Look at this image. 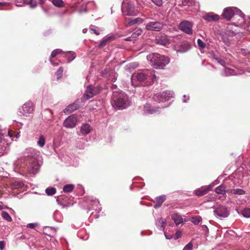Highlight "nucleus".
I'll list each match as a JSON object with an SVG mask.
<instances>
[{
  "mask_svg": "<svg viewBox=\"0 0 250 250\" xmlns=\"http://www.w3.org/2000/svg\"><path fill=\"white\" fill-rule=\"evenodd\" d=\"M131 80L132 85L135 87L139 86L140 83H142L149 85L156 81V76L153 70H146L133 74Z\"/></svg>",
  "mask_w": 250,
  "mask_h": 250,
  "instance_id": "1",
  "label": "nucleus"
},
{
  "mask_svg": "<svg viewBox=\"0 0 250 250\" xmlns=\"http://www.w3.org/2000/svg\"><path fill=\"white\" fill-rule=\"evenodd\" d=\"M244 16L242 11L236 7H227L224 9L222 14L224 19L227 21H229L232 18L237 20V21L234 22L236 26H241L244 22H246Z\"/></svg>",
  "mask_w": 250,
  "mask_h": 250,
  "instance_id": "2",
  "label": "nucleus"
},
{
  "mask_svg": "<svg viewBox=\"0 0 250 250\" xmlns=\"http://www.w3.org/2000/svg\"><path fill=\"white\" fill-rule=\"evenodd\" d=\"M146 58L151 65L156 69L163 68L170 61L168 58L157 53L149 54Z\"/></svg>",
  "mask_w": 250,
  "mask_h": 250,
  "instance_id": "3",
  "label": "nucleus"
},
{
  "mask_svg": "<svg viewBox=\"0 0 250 250\" xmlns=\"http://www.w3.org/2000/svg\"><path fill=\"white\" fill-rule=\"evenodd\" d=\"M111 104L113 106H116L119 109H124L128 107L130 104L128 97L124 93L114 92L111 99Z\"/></svg>",
  "mask_w": 250,
  "mask_h": 250,
  "instance_id": "4",
  "label": "nucleus"
},
{
  "mask_svg": "<svg viewBox=\"0 0 250 250\" xmlns=\"http://www.w3.org/2000/svg\"><path fill=\"white\" fill-rule=\"evenodd\" d=\"M122 11L125 16H134L137 14L134 4L131 1L123 3Z\"/></svg>",
  "mask_w": 250,
  "mask_h": 250,
  "instance_id": "5",
  "label": "nucleus"
},
{
  "mask_svg": "<svg viewBox=\"0 0 250 250\" xmlns=\"http://www.w3.org/2000/svg\"><path fill=\"white\" fill-rule=\"evenodd\" d=\"M172 97V94L169 91H164L162 93L155 94L152 99L158 103H163L167 101Z\"/></svg>",
  "mask_w": 250,
  "mask_h": 250,
  "instance_id": "6",
  "label": "nucleus"
},
{
  "mask_svg": "<svg viewBox=\"0 0 250 250\" xmlns=\"http://www.w3.org/2000/svg\"><path fill=\"white\" fill-rule=\"evenodd\" d=\"M156 225L158 229L164 231V234L167 239H171L172 238L170 228H167L166 230H164L165 221L163 219L159 218L157 219L156 222Z\"/></svg>",
  "mask_w": 250,
  "mask_h": 250,
  "instance_id": "7",
  "label": "nucleus"
},
{
  "mask_svg": "<svg viewBox=\"0 0 250 250\" xmlns=\"http://www.w3.org/2000/svg\"><path fill=\"white\" fill-rule=\"evenodd\" d=\"M193 25L192 22L185 20L180 22L179 28L185 33L190 35L193 33Z\"/></svg>",
  "mask_w": 250,
  "mask_h": 250,
  "instance_id": "8",
  "label": "nucleus"
},
{
  "mask_svg": "<svg viewBox=\"0 0 250 250\" xmlns=\"http://www.w3.org/2000/svg\"><path fill=\"white\" fill-rule=\"evenodd\" d=\"M196 0H183L182 3L177 4V2L175 3V5H178L179 6L184 7V9L186 11H192V9L190 7L194 6L196 10L198 9V4L196 3Z\"/></svg>",
  "mask_w": 250,
  "mask_h": 250,
  "instance_id": "9",
  "label": "nucleus"
},
{
  "mask_svg": "<svg viewBox=\"0 0 250 250\" xmlns=\"http://www.w3.org/2000/svg\"><path fill=\"white\" fill-rule=\"evenodd\" d=\"M34 110V104L31 101H28L23 104L20 109V112L24 116H28L33 112Z\"/></svg>",
  "mask_w": 250,
  "mask_h": 250,
  "instance_id": "10",
  "label": "nucleus"
},
{
  "mask_svg": "<svg viewBox=\"0 0 250 250\" xmlns=\"http://www.w3.org/2000/svg\"><path fill=\"white\" fill-rule=\"evenodd\" d=\"M40 167V166L39 163L34 159L27 166V172L30 174L35 175L39 172Z\"/></svg>",
  "mask_w": 250,
  "mask_h": 250,
  "instance_id": "11",
  "label": "nucleus"
},
{
  "mask_svg": "<svg viewBox=\"0 0 250 250\" xmlns=\"http://www.w3.org/2000/svg\"><path fill=\"white\" fill-rule=\"evenodd\" d=\"M163 24L157 21L148 22L146 25V28L148 31H160L163 28Z\"/></svg>",
  "mask_w": 250,
  "mask_h": 250,
  "instance_id": "12",
  "label": "nucleus"
},
{
  "mask_svg": "<svg viewBox=\"0 0 250 250\" xmlns=\"http://www.w3.org/2000/svg\"><path fill=\"white\" fill-rule=\"evenodd\" d=\"M214 213L216 216L222 218L227 217L229 214V211L227 208L224 206H220L214 210Z\"/></svg>",
  "mask_w": 250,
  "mask_h": 250,
  "instance_id": "13",
  "label": "nucleus"
},
{
  "mask_svg": "<svg viewBox=\"0 0 250 250\" xmlns=\"http://www.w3.org/2000/svg\"><path fill=\"white\" fill-rule=\"evenodd\" d=\"M22 157L21 160L26 161L27 160H31L32 161L34 160V157L35 156V150L33 148H26L25 151L22 153Z\"/></svg>",
  "mask_w": 250,
  "mask_h": 250,
  "instance_id": "14",
  "label": "nucleus"
},
{
  "mask_svg": "<svg viewBox=\"0 0 250 250\" xmlns=\"http://www.w3.org/2000/svg\"><path fill=\"white\" fill-rule=\"evenodd\" d=\"M77 118L72 115L68 117L63 122V125L66 128H73L76 126Z\"/></svg>",
  "mask_w": 250,
  "mask_h": 250,
  "instance_id": "15",
  "label": "nucleus"
},
{
  "mask_svg": "<svg viewBox=\"0 0 250 250\" xmlns=\"http://www.w3.org/2000/svg\"><path fill=\"white\" fill-rule=\"evenodd\" d=\"M160 108L152 106L149 104L146 103L144 105V112L145 114H153L159 112Z\"/></svg>",
  "mask_w": 250,
  "mask_h": 250,
  "instance_id": "16",
  "label": "nucleus"
},
{
  "mask_svg": "<svg viewBox=\"0 0 250 250\" xmlns=\"http://www.w3.org/2000/svg\"><path fill=\"white\" fill-rule=\"evenodd\" d=\"M96 90L92 86H88L83 97L85 100H88L96 95Z\"/></svg>",
  "mask_w": 250,
  "mask_h": 250,
  "instance_id": "17",
  "label": "nucleus"
},
{
  "mask_svg": "<svg viewBox=\"0 0 250 250\" xmlns=\"http://www.w3.org/2000/svg\"><path fill=\"white\" fill-rule=\"evenodd\" d=\"M78 101H75L74 103L68 105L64 110L63 112L65 114H68L73 111L78 109L80 105L78 104Z\"/></svg>",
  "mask_w": 250,
  "mask_h": 250,
  "instance_id": "18",
  "label": "nucleus"
},
{
  "mask_svg": "<svg viewBox=\"0 0 250 250\" xmlns=\"http://www.w3.org/2000/svg\"><path fill=\"white\" fill-rule=\"evenodd\" d=\"M115 39V37L113 35H109L104 37L100 42L99 45V47L103 48L107 44L113 41Z\"/></svg>",
  "mask_w": 250,
  "mask_h": 250,
  "instance_id": "19",
  "label": "nucleus"
},
{
  "mask_svg": "<svg viewBox=\"0 0 250 250\" xmlns=\"http://www.w3.org/2000/svg\"><path fill=\"white\" fill-rule=\"evenodd\" d=\"M8 143H5L2 137L0 138V156H3L8 151Z\"/></svg>",
  "mask_w": 250,
  "mask_h": 250,
  "instance_id": "20",
  "label": "nucleus"
},
{
  "mask_svg": "<svg viewBox=\"0 0 250 250\" xmlns=\"http://www.w3.org/2000/svg\"><path fill=\"white\" fill-rule=\"evenodd\" d=\"M203 18L207 21L210 22L218 21L219 19V16L214 13L210 12L205 15Z\"/></svg>",
  "mask_w": 250,
  "mask_h": 250,
  "instance_id": "21",
  "label": "nucleus"
},
{
  "mask_svg": "<svg viewBox=\"0 0 250 250\" xmlns=\"http://www.w3.org/2000/svg\"><path fill=\"white\" fill-rule=\"evenodd\" d=\"M166 199V197L165 195H162L161 196L156 197L155 198V200L154 201V203L155 204L154 205V208H157L160 207Z\"/></svg>",
  "mask_w": 250,
  "mask_h": 250,
  "instance_id": "22",
  "label": "nucleus"
},
{
  "mask_svg": "<svg viewBox=\"0 0 250 250\" xmlns=\"http://www.w3.org/2000/svg\"><path fill=\"white\" fill-rule=\"evenodd\" d=\"M92 128L89 124H84L81 127L80 132L82 135L85 136L89 134Z\"/></svg>",
  "mask_w": 250,
  "mask_h": 250,
  "instance_id": "23",
  "label": "nucleus"
},
{
  "mask_svg": "<svg viewBox=\"0 0 250 250\" xmlns=\"http://www.w3.org/2000/svg\"><path fill=\"white\" fill-rule=\"evenodd\" d=\"M91 208L95 210L96 212L99 213L101 210V207L98 200L95 199L91 201Z\"/></svg>",
  "mask_w": 250,
  "mask_h": 250,
  "instance_id": "24",
  "label": "nucleus"
},
{
  "mask_svg": "<svg viewBox=\"0 0 250 250\" xmlns=\"http://www.w3.org/2000/svg\"><path fill=\"white\" fill-rule=\"evenodd\" d=\"M238 74L235 70L229 67H225L224 71L222 72V75L223 76H234Z\"/></svg>",
  "mask_w": 250,
  "mask_h": 250,
  "instance_id": "25",
  "label": "nucleus"
},
{
  "mask_svg": "<svg viewBox=\"0 0 250 250\" xmlns=\"http://www.w3.org/2000/svg\"><path fill=\"white\" fill-rule=\"evenodd\" d=\"M64 56L68 59V62H70L76 57V53L73 51H68L64 53Z\"/></svg>",
  "mask_w": 250,
  "mask_h": 250,
  "instance_id": "26",
  "label": "nucleus"
},
{
  "mask_svg": "<svg viewBox=\"0 0 250 250\" xmlns=\"http://www.w3.org/2000/svg\"><path fill=\"white\" fill-rule=\"evenodd\" d=\"M173 221H174L176 226H178L183 223V219L181 215L173 213Z\"/></svg>",
  "mask_w": 250,
  "mask_h": 250,
  "instance_id": "27",
  "label": "nucleus"
},
{
  "mask_svg": "<svg viewBox=\"0 0 250 250\" xmlns=\"http://www.w3.org/2000/svg\"><path fill=\"white\" fill-rule=\"evenodd\" d=\"M215 191L218 194L225 195L226 192H228V190H226L225 186L221 184L215 188Z\"/></svg>",
  "mask_w": 250,
  "mask_h": 250,
  "instance_id": "28",
  "label": "nucleus"
},
{
  "mask_svg": "<svg viewBox=\"0 0 250 250\" xmlns=\"http://www.w3.org/2000/svg\"><path fill=\"white\" fill-rule=\"evenodd\" d=\"M157 41V43L160 45H165L169 43V39L165 36H161Z\"/></svg>",
  "mask_w": 250,
  "mask_h": 250,
  "instance_id": "29",
  "label": "nucleus"
},
{
  "mask_svg": "<svg viewBox=\"0 0 250 250\" xmlns=\"http://www.w3.org/2000/svg\"><path fill=\"white\" fill-rule=\"evenodd\" d=\"M208 192V189H205L204 187L198 188L194 191L196 195L201 196L207 194Z\"/></svg>",
  "mask_w": 250,
  "mask_h": 250,
  "instance_id": "30",
  "label": "nucleus"
},
{
  "mask_svg": "<svg viewBox=\"0 0 250 250\" xmlns=\"http://www.w3.org/2000/svg\"><path fill=\"white\" fill-rule=\"evenodd\" d=\"M228 192H229L233 194H238V195H243L245 194V191L240 188H232L228 190Z\"/></svg>",
  "mask_w": 250,
  "mask_h": 250,
  "instance_id": "31",
  "label": "nucleus"
},
{
  "mask_svg": "<svg viewBox=\"0 0 250 250\" xmlns=\"http://www.w3.org/2000/svg\"><path fill=\"white\" fill-rule=\"evenodd\" d=\"M202 220V218L200 216H193L191 218L190 221L195 225H198Z\"/></svg>",
  "mask_w": 250,
  "mask_h": 250,
  "instance_id": "32",
  "label": "nucleus"
},
{
  "mask_svg": "<svg viewBox=\"0 0 250 250\" xmlns=\"http://www.w3.org/2000/svg\"><path fill=\"white\" fill-rule=\"evenodd\" d=\"M144 20L141 18H137L131 20L128 23L129 25H134L137 23H141L143 22Z\"/></svg>",
  "mask_w": 250,
  "mask_h": 250,
  "instance_id": "33",
  "label": "nucleus"
},
{
  "mask_svg": "<svg viewBox=\"0 0 250 250\" xmlns=\"http://www.w3.org/2000/svg\"><path fill=\"white\" fill-rule=\"evenodd\" d=\"M56 192V189L53 187H48L45 189V193L48 196L54 195Z\"/></svg>",
  "mask_w": 250,
  "mask_h": 250,
  "instance_id": "34",
  "label": "nucleus"
},
{
  "mask_svg": "<svg viewBox=\"0 0 250 250\" xmlns=\"http://www.w3.org/2000/svg\"><path fill=\"white\" fill-rule=\"evenodd\" d=\"M74 188V186L73 184H67L65 185L63 188V191L65 192H70Z\"/></svg>",
  "mask_w": 250,
  "mask_h": 250,
  "instance_id": "35",
  "label": "nucleus"
},
{
  "mask_svg": "<svg viewBox=\"0 0 250 250\" xmlns=\"http://www.w3.org/2000/svg\"><path fill=\"white\" fill-rule=\"evenodd\" d=\"M45 139L43 135H41L39 136L37 142V145L41 147H42L45 144Z\"/></svg>",
  "mask_w": 250,
  "mask_h": 250,
  "instance_id": "36",
  "label": "nucleus"
},
{
  "mask_svg": "<svg viewBox=\"0 0 250 250\" xmlns=\"http://www.w3.org/2000/svg\"><path fill=\"white\" fill-rule=\"evenodd\" d=\"M52 2L54 5L57 7H62L64 5L62 0H52Z\"/></svg>",
  "mask_w": 250,
  "mask_h": 250,
  "instance_id": "37",
  "label": "nucleus"
},
{
  "mask_svg": "<svg viewBox=\"0 0 250 250\" xmlns=\"http://www.w3.org/2000/svg\"><path fill=\"white\" fill-rule=\"evenodd\" d=\"M1 217L3 218V219L8 222H11L12 221L11 217L10 216L9 213L6 211H2Z\"/></svg>",
  "mask_w": 250,
  "mask_h": 250,
  "instance_id": "38",
  "label": "nucleus"
},
{
  "mask_svg": "<svg viewBox=\"0 0 250 250\" xmlns=\"http://www.w3.org/2000/svg\"><path fill=\"white\" fill-rule=\"evenodd\" d=\"M23 3L30 5L31 7L34 8L37 5L36 1L35 0H23Z\"/></svg>",
  "mask_w": 250,
  "mask_h": 250,
  "instance_id": "39",
  "label": "nucleus"
},
{
  "mask_svg": "<svg viewBox=\"0 0 250 250\" xmlns=\"http://www.w3.org/2000/svg\"><path fill=\"white\" fill-rule=\"evenodd\" d=\"M142 33V30L140 28L136 29V30L132 33L131 37L132 38H136L139 36Z\"/></svg>",
  "mask_w": 250,
  "mask_h": 250,
  "instance_id": "40",
  "label": "nucleus"
},
{
  "mask_svg": "<svg viewBox=\"0 0 250 250\" xmlns=\"http://www.w3.org/2000/svg\"><path fill=\"white\" fill-rule=\"evenodd\" d=\"M24 186V184L22 181H16L13 184L14 188H21Z\"/></svg>",
  "mask_w": 250,
  "mask_h": 250,
  "instance_id": "41",
  "label": "nucleus"
},
{
  "mask_svg": "<svg viewBox=\"0 0 250 250\" xmlns=\"http://www.w3.org/2000/svg\"><path fill=\"white\" fill-rule=\"evenodd\" d=\"M63 52L62 50L61 49H56L54 50L51 54V57L53 58L57 56V54H61Z\"/></svg>",
  "mask_w": 250,
  "mask_h": 250,
  "instance_id": "42",
  "label": "nucleus"
},
{
  "mask_svg": "<svg viewBox=\"0 0 250 250\" xmlns=\"http://www.w3.org/2000/svg\"><path fill=\"white\" fill-rule=\"evenodd\" d=\"M214 60L219 64L225 67L226 63L225 61L220 58L215 57L214 58Z\"/></svg>",
  "mask_w": 250,
  "mask_h": 250,
  "instance_id": "43",
  "label": "nucleus"
},
{
  "mask_svg": "<svg viewBox=\"0 0 250 250\" xmlns=\"http://www.w3.org/2000/svg\"><path fill=\"white\" fill-rule=\"evenodd\" d=\"M197 42L200 49H203L206 47V44L201 39H198Z\"/></svg>",
  "mask_w": 250,
  "mask_h": 250,
  "instance_id": "44",
  "label": "nucleus"
},
{
  "mask_svg": "<svg viewBox=\"0 0 250 250\" xmlns=\"http://www.w3.org/2000/svg\"><path fill=\"white\" fill-rule=\"evenodd\" d=\"M221 39L226 45L228 46L230 45V40L226 35H222Z\"/></svg>",
  "mask_w": 250,
  "mask_h": 250,
  "instance_id": "45",
  "label": "nucleus"
},
{
  "mask_svg": "<svg viewBox=\"0 0 250 250\" xmlns=\"http://www.w3.org/2000/svg\"><path fill=\"white\" fill-rule=\"evenodd\" d=\"M242 214L246 218H250V208H245L242 211Z\"/></svg>",
  "mask_w": 250,
  "mask_h": 250,
  "instance_id": "46",
  "label": "nucleus"
},
{
  "mask_svg": "<svg viewBox=\"0 0 250 250\" xmlns=\"http://www.w3.org/2000/svg\"><path fill=\"white\" fill-rule=\"evenodd\" d=\"M202 230L204 231L205 233V235L206 237H208V236L209 233V229L207 227L206 225H202L201 226Z\"/></svg>",
  "mask_w": 250,
  "mask_h": 250,
  "instance_id": "47",
  "label": "nucleus"
},
{
  "mask_svg": "<svg viewBox=\"0 0 250 250\" xmlns=\"http://www.w3.org/2000/svg\"><path fill=\"white\" fill-rule=\"evenodd\" d=\"M193 248V244L191 242L188 243L183 248V250H191Z\"/></svg>",
  "mask_w": 250,
  "mask_h": 250,
  "instance_id": "48",
  "label": "nucleus"
},
{
  "mask_svg": "<svg viewBox=\"0 0 250 250\" xmlns=\"http://www.w3.org/2000/svg\"><path fill=\"white\" fill-rule=\"evenodd\" d=\"M182 234V231L180 230H178L175 234V235L174 236V239L175 240L179 239V238H180L181 237Z\"/></svg>",
  "mask_w": 250,
  "mask_h": 250,
  "instance_id": "49",
  "label": "nucleus"
},
{
  "mask_svg": "<svg viewBox=\"0 0 250 250\" xmlns=\"http://www.w3.org/2000/svg\"><path fill=\"white\" fill-rule=\"evenodd\" d=\"M63 72V68L62 67H60L57 70L56 74L58 76V78H60L62 77Z\"/></svg>",
  "mask_w": 250,
  "mask_h": 250,
  "instance_id": "50",
  "label": "nucleus"
},
{
  "mask_svg": "<svg viewBox=\"0 0 250 250\" xmlns=\"http://www.w3.org/2000/svg\"><path fill=\"white\" fill-rule=\"evenodd\" d=\"M151 1L157 6L160 7L163 4V0H151Z\"/></svg>",
  "mask_w": 250,
  "mask_h": 250,
  "instance_id": "51",
  "label": "nucleus"
},
{
  "mask_svg": "<svg viewBox=\"0 0 250 250\" xmlns=\"http://www.w3.org/2000/svg\"><path fill=\"white\" fill-rule=\"evenodd\" d=\"M38 225V223H32L27 224L26 225V227L30 229H34Z\"/></svg>",
  "mask_w": 250,
  "mask_h": 250,
  "instance_id": "52",
  "label": "nucleus"
},
{
  "mask_svg": "<svg viewBox=\"0 0 250 250\" xmlns=\"http://www.w3.org/2000/svg\"><path fill=\"white\" fill-rule=\"evenodd\" d=\"M14 132L11 129L8 131V135L12 140L14 138Z\"/></svg>",
  "mask_w": 250,
  "mask_h": 250,
  "instance_id": "53",
  "label": "nucleus"
},
{
  "mask_svg": "<svg viewBox=\"0 0 250 250\" xmlns=\"http://www.w3.org/2000/svg\"><path fill=\"white\" fill-rule=\"evenodd\" d=\"M216 185H217V183H212L210 184H209L208 187H204V188L205 189H208V192Z\"/></svg>",
  "mask_w": 250,
  "mask_h": 250,
  "instance_id": "54",
  "label": "nucleus"
},
{
  "mask_svg": "<svg viewBox=\"0 0 250 250\" xmlns=\"http://www.w3.org/2000/svg\"><path fill=\"white\" fill-rule=\"evenodd\" d=\"M241 52L244 55H250V51H248L246 49L242 48L241 49Z\"/></svg>",
  "mask_w": 250,
  "mask_h": 250,
  "instance_id": "55",
  "label": "nucleus"
},
{
  "mask_svg": "<svg viewBox=\"0 0 250 250\" xmlns=\"http://www.w3.org/2000/svg\"><path fill=\"white\" fill-rule=\"evenodd\" d=\"M5 246V242L4 241H0V250H3Z\"/></svg>",
  "mask_w": 250,
  "mask_h": 250,
  "instance_id": "56",
  "label": "nucleus"
},
{
  "mask_svg": "<svg viewBox=\"0 0 250 250\" xmlns=\"http://www.w3.org/2000/svg\"><path fill=\"white\" fill-rule=\"evenodd\" d=\"M247 25L244 27L245 28H247V30L250 32V16L249 17V20L247 21Z\"/></svg>",
  "mask_w": 250,
  "mask_h": 250,
  "instance_id": "57",
  "label": "nucleus"
},
{
  "mask_svg": "<svg viewBox=\"0 0 250 250\" xmlns=\"http://www.w3.org/2000/svg\"><path fill=\"white\" fill-rule=\"evenodd\" d=\"M20 136V132L17 131L15 133H14V138L18 139L19 138Z\"/></svg>",
  "mask_w": 250,
  "mask_h": 250,
  "instance_id": "58",
  "label": "nucleus"
},
{
  "mask_svg": "<svg viewBox=\"0 0 250 250\" xmlns=\"http://www.w3.org/2000/svg\"><path fill=\"white\" fill-rule=\"evenodd\" d=\"M64 196H63V195L60 196L58 197L57 200L58 201H60L61 200H64Z\"/></svg>",
  "mask_w": 250,
  "mask_h": 250,
  "instance_id": "59",
  "label": "nucleus"
},
{
  "mask_svg": "<svg viewBox=\"0 0 250 250\" xmlns=\"http://www.w3.org/2000/svg\"><path fill=\"white\" fill-rule=\"evenodd\" d=\"M131 38H132V37H127L126 38H125L124 40L126 41H130L131 40Z\"/></svg>",
  "mask_w": 250,
  "mask_h": 250,
  "instance_id": "60",
  "label": "nucleus"
},
{
  "mask_svg": "<svg viewBox=\"0 0 250 250\" xmlns=\"http://www.w3.org/2000/svg\"><path fill=\"white\" fill-rule=\"evenodd\" d=\"M186 95H184V99L183 100V102H186L189 99V97H188L187 99H186Z\"/></svg>",
  "mask_w": 250,
  "mask_h": 250,
  "instance_id": "61",
  "label": "nucleus"
},
{
  "mask_svg": "<svg viewBox=\"0 0 250 250\" xmlns=\"http://www.w3.org/2000/svg\"><path fill=\"white\" fill-rule=\"evenodd\" d=\"M60 213L59 211H56L55 212H54V218H56V216L58 214H59Z\"/></svg>",
  "mask_w": 250,
  "mask_h": 250,
  "instance_id": "62",
  "label": "nucleus"
},
{
  "mask_svg": "<svg viewBox=\"0 0 250 250\" xmlns=\"http://www.w3.org/2000/svg\"><path fill=\"white\" fill-rule=\"evenodd\" d=\"M50 61L51 63L52 64L54 65H58V62H54L52 61V60H51V58L50 59Z\"/></svg>",
  "mask_w": 250,
  "mask_h": 250,
  "instance_id": "63",
  "label": "nucleus"
},
{
  "mask_svg": "<svg viewBox=\"0 0 250 250\" xmlns=\"http://www.w3.org/2000/svg\"><path fill=\"white\" fill-rule=\"evenodd\" d=\"M91 30H93L96 35H99L100 34V33L99 32H98L97 31H96L95 29L91 28Z\"/></svg>",
  "mask_w": 250,
  "mask_h": 250,
  "instance_id": "64",
  "label": "nucleus"
}]
</instances>
